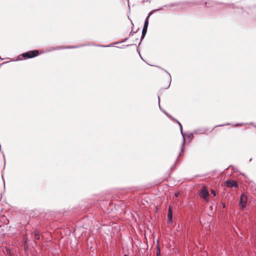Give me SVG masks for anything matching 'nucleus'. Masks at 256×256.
Returning a JSON list of instances; mask_svg holds the SVG:
<instances>
[{
  "label": "nucleus",
  "instance_id": "nucleus-1",
  "mask_svg": "<svg viewBox=\"0 0 256 256\" xmlns=\"http://www.w3.org/2000/svg\"><path fill=\"white\" fill-rule=\"evenodd\" d=\"M38 54L39 52L38 50H33L23 53L22 55L24 58H30L38 56Z\"/></svg>",
  "mask_w": 256,
  "mask_h": 256
},
{
  "label": "nucleus",
  "instance_id": "nucleus-2",
  "mask_svg": "<svg viewBox=\"0 0 256 256\" xmlns=\"http://www.w3.org/2000/svg\"><path fill=\"white\" fill-rule=\"evenodd\" d=\"M247 196L244 194H242L240 198V200L238 203L239 206L241 208H244L246 206L247 202Z\"/></svg>",
  "mask_w": 256,
  "mask_h": 256
},
{
  "label": "nucleus",
  "instance_id": "nucleus-3",
  "mask_svg": "<svg viewBox=\"0 0 256 256\" xmlns=\"http://www.w3.org/2000/svg\"><path fill=\"white\" fill-rule=\"evenodd\" d=\"M162 10V8H158V9H156V10H154L150 12L148 14V16H147V17L144 20V27H143L142 29L148 30V19H149V18L150 16V15H152V14L153 12L154 11H159Z\"/></svg>",
  "mask_w": 256,
  "mask_h": 256
},
{
  "label": "nucleus",
  "instance_id": "nucleus-4",
  "mask_svg": "<svg viewBox=\"0 0 256 256\" xmlns=\"http://www.w3.org/2000/svg\"><path fill=\"white\" fill-rule=\"evenodd\" d=\"M85 45H79V46H58L56 48H53L52 50H59L62 49H64V48H78L82 46H84Z\"/></svg>",
  "mask_w": 256,
  "mask_h": 256
},
{
  "label": "nucleus",
  "instance_id": "nucleus-5",
  "mask_svg": "<svg viewBox=\"0 0 256 256\" xmlns=\"http://www.w3.org/2000/svg\"><path fill=\"white\" fill-rule=\"evenodd\" d=\"M226 185L230 188H236L238 186V183L236 180H228Z\"/></svg>",
  "mask_w": 256,
  "mask_h": 256
},
{
  "label": "nucleus",
  "instance_id": "nucleus-6",
  "mask_svg": "<svg viewBox=\"0 0 256 256\" xmlns=\"http://www.w3.org/2000/svg\"><path fill=\"white\" fill-rule=\"evenodd\" d=\"M207 129L205 128H199L194 130L193 132L195 134H204L207 131Z\"/></svg>",
  "mask_w": 256,
  "mask_h": 256
},
{
  "label": "nucleus",
  "instance_id": "nucleus-7",
  "mask_svg": "<svg viewBox=\"0 0 256 256\" xmlns=\"http://www.w3.org/2000/svg\"><path fill=\"white\" fill-rule=\"evenodd\" d=\"M180 130V133H181V134H182V136L183 142H182V144L180 152L179 154V156H180L181 154L184 151V142H185L184 134V133L183 132V131H182V128H181V129Z\"/></svg>",
  "mask_w": 256,
  "mask_h": 256
},
{
  "label": "nucleus",
  "instance_id": "nucleus-8",
  "mask_svg": "<svg viewBox=\"0 0 256 256\" xmlns=\"http://www.w3.org/2000/svg\"><path fill=\"white\" fill-rule=\"evenodd\" d=\"M200 196L204 198H207L208 196V191L205 188H202L200 191Z\"/></svg>",
  "mask_w": 256,
  "mask_h": 256
},
{
  "label": "nucleus",
  "instance_id": "nucleus-9",
  "mask_svg": "<svg viewBox=\"0 0 256 256\" xmlns=\"http://www.w3.org/2000/svg\"><path fill=\"white\" fill-rule=\"evenodd\" d=\"M128 39V38H126L120 42H116L114 44H112L111 45H108V46L98 45V46H100V47H106H106H110L114 44H120L122 42H126Z\"/></svg>",
  "mask_w": 256,
  "mask_h": 256
},
{
  "label": "nucleus",
  "instance_id": "nucleus-10",
  "mask_svg": "<svg viewBox=\"0 0 256 256\" xmlns=\"http://www.w3.org/2000/svg\"><path fill=\"white\" fill-rule=\"evenodd\" d=\"M168 222H172V210L170 208L168 209Z\"/></svg>",
  "mask_w": 256,
  "mask_h": 256
},
{
  "label": "nucleus",
  "instance_id": "nucleus-11",
  "mask_svg": "<svg viewBox=\"0 0 256 256\" xmlns=\"http://www.w3.org/2000/svg\"><path fill=\"white\" fill-rule=\"evenodd\" d=\"M146 32H147V30H144V29H142V36H141L140 41V42L138 44V46L140 44L141 42L144 38V36H146Z\"/></svg>",
  "mask_w": 256,
  "mask_h": 256
},
{
  "label": "nucleus",
  "instance_id": "nucleus-12",
  "mask_svg": "<svg viewBox=\"0 0 256 256\" xmlns=\"http://www.w3.org/2000/svg\"><path fill=\"white\" fill-rule=\"evenodd\" d=\"M34 238H36L38 240H40V235L39 232L36 230V231L34 232Z\"/></svg>",
  "mask_w": 256,
  "mask_h": 256
},
{
  "label": "nucleus",
  "instance_id": "nucleus-13",
  "mask_svg": "<svg viewBox=\"0 0 256 256\" xmlns=\"http://www.w3.org/2000/svg\"><path fill=\"white\" fill-rule=\"evenodd\" d=\"M156 256H160V250L159 246L158 244L156 246Z\"/></svg>",
  "mask_w": 256,
  "mask_h": 256
},
{
  "label": "nucleus",
  "instance_id": "nucleus-14",
  "mask_svg": "<svg viewBox=\"0 0 256 256\" xmlns=\"http://www.w3.org/2000/svg\"><path fill=\"white\" fill-rule=\"evenodd\" d=\"M195 134L194 132L192 133H189L187 134V137L190 140H192L194 138V135Z\"/></svg>",
  "mask_w": 256,
  "mask_h": 256
},
{
  "label": "nucleus",
  "instance_id": "nucleus-15",
  "mask_svg": "<svg viewBox=\"0 0 256 256\" xmlns=\"http://www.w3.org/2000/svg\"><path fill=\"white\" fill-rule=\"evenodd\" d=\"M214 2L213 1H209L208 2H205V4L206 6H210V5L213 6Z\"/></svg>",
  "mask_w": 256,
  "mask_h": 256
},
{
  "label": "nucleus",
  "instance_id": "nucleus-16",
  "mask_svg": "<svg viewBox=\"0 0 256 256\" xmlns=\"http://www.w3.org/2000/svg\"><path fill=\"white\" fill-rule=\"evenodd\" d=\"M165 71L169 76V80H170L169 84H168V86L166 88H168L170 86L171 80H172V78H171L170 74L167 71H166V70H165Z\"/></svg>",
  "mask_w": 256,
  "mask_h": 256
},
{
  "label": "nucleus",
  "instance_id": "nucleus-17",
  "mask_svg": "<svg viewBox=\"0 0 256 256\" xmlns=\"http://www.w3.org/2000/svg\"><path fill=\"white\" fill-rule=\"evenodd\" d=\"M164 112L168 117L170 118H171L172 120H174L175 119L172 117V116L170 114H168V113H167L166 112H165L164 110H162Z\"/></svg>",
  "mask_w": 256,
  "mask_h": 256
},
{
  "label": "nucleus",
  "instance_id": "nucleus-18",
  "mask_svg": "<svg viewBox=\"0 0 256 256\" xmlns=\"http://www.w3.org/2000/svg\"><path fill=\"white\" fill-rule=\"evenodd\" d=\"M178 158L176 160V161L175 162L174 164L170 168V170H172L174 168V166L176 165V162H178Z\"/></svg>",
  "mask_w": 256,
  "mask_h": 256
},
{
  "label": "nucleus",
  "instance_id": "nucleus-19",
  "mask_svg": "<svg viewBox=\"0 0 256 256\" xmlns=\"http://www.w3.org/2000/svg\"><path fill=\"white\" fill-rule=\"evenodd\" d=\"M210 192H211V194L214 196H216V192L214 190H210Z\"/></svg>",
  "mask_w": 256,
  "mask_h": 256
},
{
  "label": "nucleus",
  "instance_id": "nucleus-20",
  "mask_svg": "<svg viewBox=\"0 0 256 256\" xmlns=\"http://www.w3.org/2000/svg\"><path fill=\"white\" fill-rule=\"evenodd\" d=\"M228 125H230V124L226 123V124H220V125H218V126H216L215 127H216V126H228Z\"/></svg>",
  "mask_w": 256,
  "mask_h": 256
},
{
  "label": "nucleus",
  "instance_id": "nucleus-21",
  "mask_svg": "<svg viewBox=\"0 0 256 256\" xmlns=\"http://www.w3.org/2000/svg\"><path fill=\"white\" fill-rule=\"evenodd\" d=\"M174 120L176 121V122L178 124L179 127H180V130L181 128H182V126L181 124L178 120Z\"/></svg>",
  "mask_w": 256,
  "mask_h": 256
},
{
  "label": "nucleus",
  "instance_id": "nucleus-22",
  "mask_svg": "<svg viewBox=\"0 0 256 256\" xmlns=\"http://www.w3.org/2000/svg\"><path fill=\"white\" fill-rule=\"evenodd\" d=\"M158 100L159 107H160V110H162L161 106H160V99L159 96H158Z\"/></svg>",
  "mask_w": 256,
  "mask_h": 256
},
{
  "label": "nucleus",
  "instance_id": "nucleus-23",
  "mask_svg": "<svg viewBox=\"0 0 256 256\" xmlns=\"http://www.w3.org/2000/svg\"><path fill=\"white\" fill-rule=\"evenodd\" d=\"M136 50H137V52H138L139 55H140V58H141L142 59V57L141 56L140 54V50H139V48H137Z\"/></svg>",
  "mask_w": 256,
  "mask_h": 256
},
{
  "label": "nucleus",
  "instance_id": "nucleus-24",
  "mask_svg": "<svg viewBox=\"0 0 256 256\" xmlns=\"http://www.w3.org/2000/svg\"><path fill=\"white\" fill-rule=\"evenodd\" d=\"M178 4H171L170 6H177Z\"/></svg>",
  "mask_w": 256,
  "mask_h": 256
},
{
  "label": "nucleus",
  "instance_id": "nucleus-25",
  "mask_svg": "<svg viewBox=\"0 0 256 256\" xmlns=\"http://www.w3.org/2000/svg\"><path fill=\"white\" fill-rule=\"evenodd\" d=\"M134 32H133V31H132H132L130 32V34L129 36H131V35L133 34H134Z\"/></svg>",
  "mask_w": 256,
  "mask_h": 256
},
{
  "label": "nucleus",
  "instance_id": "nucleus-26",
  "mask_svg": "<svg viewBox=\"0 0 256 256\" xmlns=\"http://www.w3.org/2000/svg\"><path fill=\"white\" fill-rule=\"evenodd\" d=\"M244 124L242 123H241V124H236V126H242Z\"/></svg>",
  "mask_w": 256,
  "mask_h": 256
},
{
  "label": "nucleus",
  "instance_id": "nucleus-27",
  "mask_svg": "<svg viewBox=\"0 0 256 256\" xmlns=\"http://www.w3.org/2000/svg\"><path fill=\"white\" fill-rule=\"evenodd\" d=\"M7 252H8V256H12L10 253V251L8 250H7Z\"/></svg>",
  "mask_w": 256,
  "mask_h": 256
},
{
  "label": "nucleus",
  "instance_id": "nucleus-28",
  "mask_svg": "<svg viewBox=\"0 0 256 256\" xmlns=\"http://www.w3.org/2000/svg\"><path fill=\"white\" fill-rule=\"evenodd\" d=\"M175 195L176 196H178V194H176Z\"/></svg>",
  "mask_w": 256,
  "mask_h": 256
},
{
  "label": "nucleus",
  "instance_id": "nucleus-29",
  "mask_svg": "<svg viewBox=\"0 0 256 256\" xmlns=\"http://www.w3.org/2000/svg\"><path fill=\"white\" fill-rule=\"evenodd\" d=\"M124 256H128L127 254H124Z\"/></svg>",
  "mask_w": 256,
  "mask_h": 256
},
{
  "label": "nucleus",
  "instance_id": "nucleus-30",
  "mask_svg": "<svg viewBox=\"0 0 256 256\" xmlns=\"http://www.w3.org/2000/svg\"><path fill=\"white\" fill-rule=\"evenodd\" d=\"M225 207V204H224L223 205V208H224Z\"/></svg>",
  "mask_w": 256,
  "mask_h": 256
},
{
  "label": "nucleus",
  "instance_id": "nucleus-31",
  "mask_svg": "<svg viewBox=\"0 0 256 256\" xmlns=\"http://www.w3.org/2000/svg\"><path fill=\"white\" fill-rule=\"evenodd\" d=\"M131 46H132V44H130ZM133 46H134L136 45L135 44H132Z\"/></svg>",
  "mask_w": 256,
  "mask_h": 256
}]
</instances>
